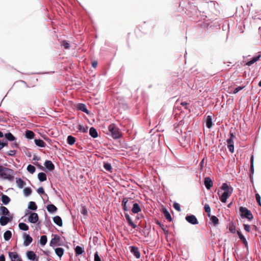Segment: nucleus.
<instances>
[{
    "mask_svg": "<svg viewBox=\"0 0 261 261\" xmlns=\"http://www.w3.org/2000/svg\"><path fill=\"white\" fill-rule=\"evenodd\" d=\"M221 189L223 191V193L220 195V191H218V194L219 196L220 200L222 202L226 203L227 198L231 196L233 192V188L228 184L223 183L221 187Z\"/></svg>",
    "mask_w": 261,
    "mask_h": 261,
    "instance_id": "f257e3e1",
    "label": "nucleus"
},
{
    "mask_svg": "<svg viewBox=\"0 0 261 261\" xmlns=\"http://www.w3.org/2000/svg\"><path fill=\"white\" fill-rule=\"evenodd\" d=\"M13 171L8 168L0 165V176L4 179L13 180L14 179Z\"/></svg>",
    "mask_w": 261,
    "mask_h": 261,
    "instance_id": "f03ea898",
    "label": "nucleus"
},
{
    "mask_svg": "<svg viewBox=\"0 0 261 261\" xmlns=\"http://www.w3.org/2000/svg\"><path fill=\"white\" fill-rule=\"evenodd\" d=\"M111 136L114 139H118L122 137L120 129L114 123L111 124L108 127Z\"/></svg>",
    "mask_w": 261,
    "mask_h": 261,
    "instance_id": "7ed1b4c3",
    "label": "nucleus"
},
{
    "mask_svg": "<svg viewBox=\"0 0 261 261\" xmlns=\"http://www.w3.org/2000/svg\"><path fill=\"white\" fill-rule=\"evenodd\" d=\"M240 212L242 217H245L249 220H251L253 219L252 214L247 208L241 206L240 207Z\"/></svg>",
    "mask_w": 261,
    "mask_h": 261,
    "instance_id": "20e7f679",
    "label": "nucleus"
},
{
    "mask_svg": "<svg viewBox=\"0 0 261 261\" xmlns=\"http://www.w3.org/2000/svg\"><path fill=\"white\" fill-rule=\"evenodd\" d=\"M13 219V216H2L0 218V224L2 226L7 225L9 222L11 221Z\"/></svg>",
    "mask_w": 261,
    "mask_h": 261,
    "instance_id": "39448f33",
    "label": "nucleus"
},
{
    "mask_svg": "<svg viewBox=\"0 0 261 261\" xmlns=\"http://www.w3.org/2000/svg\"><path fill=\"white\" fill-rule=\"evenodd\" d=\"M22 237L23 239V245L24 246H29L32 242L33 239L30 234L23 233Z\"/></svg>",
    "mask_w": 261,
    "mask_h": 261,
    "instance_id": "423d86ee",
    "label": "nucleus"
},
{
    "mask_svg": "<svg viewBox=\"0 0 261 261\" xmlns=\"http://www.w3.org/2000/svg\"><path fill=\"white\" fill-rule=\"evenodd\" d=\"M186 220L190 224L193 225L197 224L198 223V221L196 218V217L193 215H188L186 217Z\"/></svg>",
    "mask_w": 261,
    "mask_h": 261,
    "instance_id": "0eeeda50",
    "label": "nucleus"
},
{
    "mask_svg": "<svg viewBox=\"0 0 261 261\" xmlns=\"http://www.w3.org/2000/svg\"><path fill=\"white\" fill-rule=\"evenodd\" d=\"M9 256L11 261H21L20 257L16 252H9Z\"/></svg>",
    "mask_w": 261,
    "mask_h": 261,
    "instance_id": "6e6552de",
    "label": "nucleus"
},
{
    "mask_svg": "<svg viewBox=\"0 0 261 261\" xmlns=\"http://www.w3.org/2000/svg\"><path fill=\"white\" fill-rule=\"evenodd\" d=\"M38 219V214L36 213H32L28 218V221L32 223H36Z\"/></svg>",
    "mask_w": 261,
    "mask_h": 261,
    "instance_id": "1a4fd4ad",
    "label": "nucleus"
},
{
    "mask_svg": "<svg viewBox=\"0 0 261 261\" xmlns=\"http://www.w3.org/2000/svg\"><path fill=\"white\" fill-rule=\"evenodd\" d=\"M60 240V237L57 235L55 234L54 236V237L51 239L50 242V245L51 246H55L58 245Z\"/></svg>",
    "mask_w": 261,
    "mask_h": 261,
    "instance_id": "9d476101",
    "label": "nucleus"
},
{
    "mask_svg": "<svg viewBox=\"0 0 261 261\" xmlns=\"http://www.w3.org/2000/svg\"><path fill=\"white\" fill-rule=\"evenodd\" d=\"M130 251L137 258H139L140 257V253L137 247L135 246H131Z\"/></svg>",
    "mask_w": 261,
    "mask_h": 261,
    "instance_id": "9b49d317",
    "label": "nucleus"
},
{
    "mask_svg": "<svg viewBox=\"0 0 261 261\" xmlns=\"http://www.w3.org/2000/svg\"><path fill=\"white\" fill-rule=\"evenodd\" d=\"M204 184L207 190H210L213 186V181L209 177L205 178Z\"/></svg>",
    "mask_w": 261,
    "mask_h": 261,
    "instance_id": "f8f14e48",
    "label": "nucleus"
},
{
    "mask_svg": "<svg viewBox=\"0 0 261 261\" xmlns=\"http://www.w3.org/2000/svg\"><path fill=\"white\" fill-rule=\"evenodd\" d=\"M44 165L49 171H53L55 169V165L50 161H46Z\"/></svg>",
    "mask_w": 261,
    "mask_h": 261,
    "instance_id": "ddd939ff",
    "label": "nucleus"
},
{
    "mask_svg": "<svg viewBox=\"0 0 261 261\" xmlns=\"http://www.w3.org/2000/svg\"><path fill=\"white\" fill-rule=\"evenodd\" d=\"M77 108L79 110H80L85 113L89 114V112L87 109L86 106L83 103H79L77 106Z\"/></svg>",
    "mask_w": 261,
    "mask_h": 261,
    "instance_id": "4468645a",
    "label": "nucleus"
},
{
    "mask_svg": "<svg viewBox=\"0 0 261 261\" xmlns=\"http://www.w3.org/2000/svg\"><path fill=\"white\" fill-rule=\"evenodd\" d=\"M16 182L17 187L20 189L23 188L26 185L25 182L23 181L21 178H16Z\"/></svg>",
    "mask_w": 261,
    "mask_h": 261,
    "instance_id": "2eb2a0df",
    "label": "nucleus"
},
{
    "mask_svg": "<svg viewBox=\"0 0 261 261\" xmlns=\"http://www.w3.org/2000/svg\"><path fill=\"white\" fill-rule=\"evenodd\" d=\"M125 217L129 226H132L133 228H136L137 227V225L132 221L129 215L128 214H125Z\"/></svg>",
    "mask_w": 261,
    "mask_h": 261,
    "instance_id": "dca6fc26",
    "label": "nucleus"
},
{
    "mask_svg": "<svg viewBox=\"0 0 261 261\" xmlns=\"http://www.w3.org/2000/svg\"><path fill=\"white\" fill-rule=\"evenodd\" d=\"M260 57V55H259L257 56L254 57L251 60L248 61L246 63V65L249 66L252 65L254 63L257 62L259 59Z\"/></svg>",
    "mask_w": 261,
    "mask_h": 261,
    "instance_id": "f3484780",
    "label": "nucleus"
},
{
    "mask_svg": "<svg viewBox=\"0 0 261 261\" xmlns=\"http://www.w3.org/2000/svg\"><path fill=\"white\" fill-rule=\"evenodd\" d=\"M46 209L50 213H54L57 211V208L53 204H48L46 206Z\"/></svg>",
    "mask_w": 261,
    "mask_h": 261,
    "instance_id": "a211bd4d",
    "label": "nucleus"
},
{
    "mask_svg": "<svg viewBox=\"0 0 261 261\" xmlns=\"http://www.w3.org/2000/svg\"><path fill=\"white\" fill-rule=\"evenodd\" d=\"M141 211V208L137 203H135L133 204V206L132 208V211L133 213L137 214L138 213Z\"/></svg>",
    "mask_w": 261,
    "mask_h": 261,
    "instance_id": "6ab92c4d",
    "label": "nucleus"
},
{
    "mask_svg": "<svg viewBox=\"0 0 261 261\" xmlns=\"http://www.w3.org/2000/svg\"><path fill=\"white\" fill-rule=\"evenodd\" d=\"M27 256L29 259L32 260H34L36 258V254L32 251H28Z\"/></svg>",
    "mask_w": 261,
    "mask_h": 261,
    "instance_id": "aec40b11",
    "label": "nucleus"
},
{
    "mask_svg": "<svg viewBox=\"0 0 261 261\" xmlns=\"http://www.w3.org/2000/svg\"><path fill=\"white\" fill-rule=\"evenodd\" d=\"M53 221L55 224L59 226H62V220L60 217L59 216H56L54 217Z\"/></svg>",
    "mask_w": 261,
    "mask_h": 261,
    "instance_id": "412c9836",
    "label": "nucleus"
},
{
    "mask_svg": "<svg viewBox=\"0 0 261 261\" xmlns=\"http://www.w3.org/2000/svg\"><path fill=\"white\" fill-rule=\"evenodd\" d=\"M89 134L93 138H96L98 137L97 132L96 129L93 127H92L90 128Z\"/></svg>",
    "mask_w": 261,
    "mask_h": 261,
    "instance_id": "4be33fe9",
    "label": "nucleus"
},
{
    "mask_svg": "<svg viewBox=\"0 0 261 261\" xmlns=\"http://www.w3.org/2000/svg\"><path fill=\"white\" fill-rule=\"evenodd\" d=\"M1 199L3 203L5 205L8 204L10 201V198L7 195L5 194L2 195Z\"/></svg>",
    "mask_w": 261,
    "mask_h": 261,
    "instance_id": "5701e85b",
    "label": "nucleus"
},
{
    "mask_svg": "<svg viewBox=\"0 0 261 261\" xmlns=\"http://www.w3.org/2000/svg\"><path fill=\"white\" fill-rule=\"evenodd\" d=\"M0 210L1 211V212H2V214L3 215V216H10V213L9 211V210H8V208L5 207V206H2L1 207H0Z\"/></svg>",
    "mask_w": 261,
    "mask_h": 261,
    "instance_id": "b1692460",
    "label": "nucleus"
},
{
    "mask_svg": "<svg viewBox=\"0 0 261 261\" xmlns=\"http://www.w3.org/2000/svg\"><path fill=\"white\" fill-rule=\"evenodd\" d=\"M237 234H238L240 239L242 241V242L244 243V244L247 247L248 246V243H247V241L246 238L241 233V232L239 231H237Z\"/></svg>",
    "mask_w": 261,
    "mask_h": 261,
    "instance_id": "393cba45",
    "label": "nucleus"
},
{
    "mask_svg": "<svg viewBox=\"0 0 261 261\" xmlns=\"http://www.w3.org/2000/svg\"><path fill=\"white\" fill-rule=\"evenodd\" d=\"M206 126L208 128H211L213 125L212 118L211 116H208L206 119Z\"/></svg>",
    "mask_w": 261,
    "mask_h": 261,
    "instance_id": "a878e982",
    "label": "nucleus"
},
{
    "mask_svg": "<svg viewBox=\"0 0 261 261\" xmlns=\"http://www.w3.org/2000/svg\"><path fill=\"white\" fill-rule=\"evenodd\" d=\"M78 131L81 133H87L88 127L87 126H83L82 125H78L77 126Z\"/></svg>",
    "mask_w": 261,
    "mask_h": 261,
    "instance_id": "bb28decb",
    "label": "nucleus"
},
{
    "mask_svg": "<svg viewBox=\"0 0 261 261\" xmlns=\"http://www.w3.org/2000/svg\"><path fill=\"white\" fill-rule=\"evenodd\" d=\"M38 178L41 182L46 180V175L44 172H40L38 174Z\"/></svg>",
    "mask_w": 261,
    "mask_h": 261,
    "instance_id": "cd10ccee",
    "label": "nucleus"
},
{
    "mask_svg": "<svg viewBox=\"0 0 261 261\" xmlns=\"http://www.w3.org/2000/svg\"><path fill=\"white\" fill-rule=\"evenodd\" d=\"M35 144L41 147H45V142L41 139H35L34 140Z\"/></svg>",
    "mask_w": 261,
    "mask_h": 261,
    "instance_id": "c85d7f7f",
    "label": "nucleus"
},
{
    "mask_svg": "<svg viewBox=\"0 0 261 261\" xmlns=\"http://www.w3.org/2000/svg\"><path fill=\"white\" fill-rule=\"evenodd\" d=\"M75 252L76 255H80L84 252V249L82 247L77 246L75 248Z\"/></svg>",
    "mask_w": 261,
    "mask_h": 261,
    "instance_id": "c756f323",
    "label": "nucleus"
},
{
    "mask_svg": "<svg viewBox=\"0 0 261 261\" xmlns=\"http://www.w3.org/2000/svg\"><path fill=\"white\" fill-rule=\"evenodd\" d=\"M12 237V232L10 230H7L4 234V238L5 241H9Z\"/></svg>",
    "mask_w": 261,
    "mask_h": 261,
    "instance_id": "7c9ffc66",
    "label": "nucleus"
},
{
    "mask_svg": "<svg viewBox=\"0 0 261 261\" xmlns=\"http://www.w3.org/2000/svg\"><path fill=\"white\" fill-rule=\"evenodd\" d=\"M64 250L62 248H57L55 249L56 254L60 257L63 256Z\"/></svg>",
    "mask_w": 261,
    "mask_h": 261,
    "instance_id": "2f4dec72",
    "label": "nucleus"
},
{
    "mask_svg": "<svg viewBox=\"0 0 261 261\" xmlns=\"http://www.w3.org/2000/svg\"><path fill=\"white\" fill-rule=\"evenodd\" d=\"M163 213H164V215L165 217L166 218V219L167 220H168L169 221H172V218H171V215L169 213V212L167 211V209L165 208L164 210H163Z\"/></svg>",
    "mask_w": 261,
    "mask_h": 261,
    "instance_id": "473e14b6",
    "label": "nucleus"
},
{
    "mask_svg": "<svg viewBox=\"0 0 261 261\" xmlns=\"http://www.w3.org/2000/svg\"><path fill=\"white\" fill-rule=\"evenodd\" d=\"M67 141L69 145H72L74 144L75 142V138L72 136H68L67 137Z\"/></svg>",
    "mask_w": 261,
    "mask_h": 261,
    "instance_id": "72a5a7b5",
    "label": "nucleus"
},
{
    "mask_svg": "<svg viewBox=\"0 0 261 261\" xmlns=\"http://www.w3.org/2000/svg\"><path fill=\"white\" fill-rule=\"evenodd\" d=\"M19 228L20 230L27 231L29 229V226L24 223L21 222L18 224Z\"/></svg>",
    "mask_w": 261,
    "mask_h": 261,
    "instance_id": "f704fd0d",
    "label": "nucleus"
},
{
    "mask_svg": "<svg viewBox=\"0 0 261 261\" xmlns=\"http://www.w3.org/2000/svg\"><path fill=\"white\" fill-rule=\"evenodd\" d=\"M47 241V237L45 235H43L41 237L39 242L41 245L44 246L46 244Z\"/></svg>",
    "mask_w": 261,
    "mask_h": 261,
    "instance_id": "c9c22d12",
    "label": "nucleus"
},
{
    "mask_svg": "<svg viewBox=\"0 0 261 261\" xmlns=\"http://www.w3.org/2000/svg\"><path fill=\"white\" fill-rule=\"evenodd\" d=\"M28 208L33 211H35L37 208V206L35 202L31 201L29 203Z\"/></svg>",
    "mask_w": 261,
    "mask_h": 261,
    "instance_id": "e433bc0d",
    "label": "nucleus"
},
{
    "mask_svg": "<svg viewBox=\"0 0 261 261\" xmlns=\"http://www.w3.org/2000/svg\"><path fill=\"white\" fill-rule=\"evenodd\" d=\"M5 138L11 141L15 140L16 139L15 137L11 133H7L5 135Z\"/></svg>",
    "mask_w": 261,
    "mask_h": 261,
    "instance_id": "4c0bfd02",
    "label": "nucleus"
},
{
    "mask_svg": "<svg viewBox=\"0 0 261 261\" xmlns=\"http://www.w3.org/2000/svg\"><path fill=\"white\" fill-rule=\"evenodd\" d=\"M34 135V133L31 130H27L25 132V137L28 139H31L33 138Z\"/></svg>",
    "mask_w": 261,
    "mask_h": 261,
    "instance_id": "58836bf2",
    "label": "nucleus"
},
{
    "mask_svg": "<svg viewBox=\"0 0 261 261\" xmlns=\"http://www.w3.org/2000/svg\"><path fill=\"white\" fill-rule=\"evenodd\" d=\"M27 169L28 171L31 174L34 173L35 172V170H36L35 167L31 164H30L28 166Z\"/></svg>",
    "mask_w": 261,
    "mask_h": 261,
    "instance_id": "ea45409f",
    "label": "nucleus"
},
{
    "mask_svg": "<svg viewBox=\"0 0 261 261\" xmlns=\"http://www.w3.org/2000/svg\"><path fill=\"white\" fill-rule=\"evenodd\" d=\"M32 193V190L30 188H25L23 190V194L25 196H30Z\"/></svg>",
    "mask_w": 261,
    "mask_h": 261,
    "instance_id": "a19ab883",
    "label": "nucleus"
},
{
    "mask_svg": "<svg viewBox=\"0 0 261 261\" xmlns=\"http://www.w3.org/2000/svg\"><path fill=\"white\" fill-rule=\"evenodd\" d=\"M230 137L227 140V143L228 145L233 144V138L235 137V136L231 133H230Z\"/></svg>",
    "mask_w": 261,
    "mask_h": 261,
    "instance_id": "79ce46f5",
    "label": "nucleus"
},
{
    "mask_svg": "<svg viewBox=\"0 0 261 261\" xmlns=\"http://www.w3.org/2000/svg\"><path fill=\"white\" fill-rule=\"evenodd\" d=\"M211 221L215 225L218 224L219 223L218 218L215 216H212L211 217Z\"/></svg>",
    "mask_w": 261,
    "mask_h": 261,
    "instance_id": "37998d69",
    "label": "nucleus"
},
{
    "mask_svg": "<svg viewBox=\"0 0 261 261\" xmlns=\"http://www.w3.org/2000/svg\"><path fill=\"white\" fill-rule=\"evenodd\" d=\"M253 160V155H252L250 158V172L252 174L254 173Z\"/></svg>",
    "mask_w": 261,
    "mask_h": 261,
    "instance_id": "c03bdc74",
    "label": "nucleus"
},
{
    "mask_svg": "<svg viewBox=\"0 0 261 261\" xmlns=\"http://www.w3.org/2000/svg\"><path fill=\"white\" fill-rule=\"evenodd\" d=\"M204 210H205V212L207 214V216L208 217H210L211 207H210V205L208 204H205L204 205Z\"/></svg>",
    "mask_w": 261,
    "mask_h": 261,
    "instance_id": "a18cd8bd",
    "label": "nucleus"
},
{
    "mask_svg": "<svg viewBox=\"0 0 261 261\" xmlns=\"http://www.w3.org/2000/svg\"><path fill=\"white\" fill-rule=\"evenodd\" d=\"M61 45L65 49H69L70 48V44L66 40H64L61 43Z\"/></svg>",
    "mask_w": 261,
    "mask_h": 261,
    "instance_id": "49530a36",
    "label": "nucleus"
},
{
    "mask_svg": "<svg viewBox=\"0 0 261 261\" xmlns=\"http://www.w3.org/2000/svg\"><path fill=\"white\" fill-rule=\"evenodd\" d=\"M103 167L107 171L111 172L112 166H111V164L108 163H106L104 164Z\"/></svg>",
    "mask_w": 261,
    "mask_h": 261,
    "instance_id": "de8ad7c7",
    "label": "nucleus"
},
{
    "mask_svg": "<svg viewBox=\"0 0 261 261\" xmlns=\"http://www.w3.org/2000/svg\"><path fill=\"white\" fill-rule=\"evenodd\" d=\"M173 207L176 210H177L178 212H180L181 211V209H180V204L178 203H176V202H174L173 203Z\"/></svg>",
    "mask_w": 261,
    "mask_h": 261,
    "instance_id": "09e8293b",
    "label": "nucleus"
},
{
    "mask_svg": "<svg viewBox=\"0 0 261 261\" xmlns=\"http://www.w3.org/2000/svg\"><path fill=\"white\" fill-rule=\"evenodd\" d=\"M255 198L257 202L258 203V204L260 206L261 204V197L259 194L256 193L255 194Z\"/></svg>",
    "mask_w": 261,
    "mask_h": 261,
    "instance_id": "8fccbe9b",
    "label": "nucleus"
},
{
    "mask_svg": "<svg viewBox=\"0 0 261 261\" xmlns=\"http://www.w3.org/2000/svg\"><path fill=\"white\" fill-rule=\"evenodd\" d=\"M229 230L232 233H236V230L235 225L233 224L230 225L229 227Z\"/></svg>",
    "mask_w": 261,
    "mask_h": 261,
    "instance_id": "3c124183",
    "label": "nucleus"
},
{
    "mask_svg": "<svg viewBox=\"0 0 261 261\" xmlns=\"http://www.w3.org/2000/svg\"><path fill=\"white\" fill-rule=\"evenodd\" d=\"M244 87H242V86H239L237 88H236L234 90H233V94H236L238 92H239L240 90H242L243 88H244Z\"/></svg>",
    "mask_w": 261,
    "mask_h": 261,
    "instance_id": "603ef678",
    "label": "nucleus"
},
{
    "mask_svg": "<svg viewBox=\"0 0 261 261\" xmlns=\"http://www.w3.org/2000/svg\"><path fill=\"white\" fill-rule=\"evenodd\" d=\"M227 147L229 151L231 153H233L234 151V145L233 144L227 145Z\"/></svg>",
    "mask_w": 261,
    "mask_h": 261,
    "instance_id": "864d4df0",
    "label": "nucleus"
},
{
    "mask_svg": "<svg viewBox=\"0 0 261 261\" xmlns=\"http://www.w3.org/2000/svg\"><path fill=\"white\" fill-rule=\"evenodd\" d=\"M94 261H101L97 252L94 254Z\"/></svg>",
    "mask_w": 261,
    "mask_h": 261,
    "instance_id": "5fc2aeb1",
    "label": "nucleus"
},
{
    "mask_svg": "<svg viewBox=\"0 0 261 261\" xmlns=\"http://www.w3.org/2000/svg\"><path fill=\"white\" fill-rule=\"evenodd\" d=\"M7 145V142L6 141L5 142H2L0 141V150Z\"/></svg>",
    "mask_w": 261,
    "mask_h": 261,
    "instance_id": "6e6d98bb",
    "label": "nucleus"
},
{
    "mask_svg": "<svg viewBox=\"0 0 261 261\" xmlns=\"http://www.w3.org/2000/svg\"><path fill=\"white\" fill-rule=\"evenodd\" d=\"M81 213L85 216H86L87 215L88 212L85 207H82Z\"/></svg>",
    "mask_w": 261,
    "mask_h": 261,
    "instance_id": "4d7b16f0",
    "label": "nucleus"
},
{
    "mask_svg": "<svg viewBox=\"0 0 261 261\" xmlns=\"http://www.w3.org/2000/svg\"><path fill=\"white\" fill-rule=\"evenodd\" d=\"M37 192L39 194H43L44 193V190L43 187H40L37 189Z\"/></svg>",
    "mask_w": 261,
    "mask_h": 261,
    "instance_id": "13d9d810",
    "label": "nucleus"
},
{
    "mask_svg": "<svg viewBox=\"0 0 261 261\" xmlns=\"http://www.w3.org/2000/svg\"><path fill=\"white\" fill-rule=\"evenodd\" d=\"M15 154L16 151L14 150H10L8 153V154L10 156H14Z\"/></svg>",
    "mask_w": 261,
    "mask_h": 261,
    "instance_id": "bf43d9fd",
    "label": "nucleus"
},
{
    "mask_svg": "<svg viewBox=\"0 0 261 261\" xmlns=\"http://www.w3.org/2000/svg\"><path fill=\"white\" fill-rule=\"evenodd\" d=\"M244 227L245 230H246L247 232H249L250 231V226L249 225H248V224H244Z\"/></svg>",
    "mask_w": 261,
    "mask_h": 261,
    "instance_id": "052dcab7",
    "label": "nucleus"
},
{
    "mask_svg": "<svg viewBox=\"0 0 261 261\" xmlns=\"http://www.w3.org/2000/svg\"><path fill=\"white\" fill-rule=\"evenodd\" d=\"M126 204L127 203H122V206L123 207V209L124 210V211H128V208L127 207V205H126Z\"/></svg>",
    "mask_w": 261,
    "mask_h": 261,
    "instance_id": "680f3d73",
    "label": "nucleus"
},
{
    "mask_svg": "<svg viewBox=\"0 0 261 261\" xmlns=\"http://www.w3.org/2000/svg\"><path fill=\"white\" fill-rule=\"evenodd\" d=\"M92 66L94 68H96L97 66V62L96 61H93L92 63Z\"/></svg>",
    "mask_w": 261,
    "mask_h": 261,
    "instance_id": "e2e57ef3",
    "label": "nucleus"
},
{
    "mask_svg": "<svg viewBox=\"0 0 261 261\" xmlns=\"http://www.w3.org/2000/svg\"><path fill=\"white\" fill-rule=\"evenodd\" d=\"M0 261H5V257L4 254H2L0 256Z\"/></svg>",
    "mask_w": 261,
    "mask_h": 261,
    "instance_id": "0e129e2a",
    "label": "nucleus"
},
{
    "mask_svg": "<svg viewBox=\"0 0 261 261\" xmlns=\"http://www.w3.org/2000/svg\"><path fill=\"white\" fill-rule=\"evenodd\" d=\"M162 228L164 231H165V229L164 228V225L162 224L161 223H160L159 221L156 223Z\"/></svg>",
    "mask_w": 261,
    "mask_h": 261,
    "instance_id": "69168bd1",
    "label": "nucleus"
},
{
    "mask_svg": "<svg viewBox=\"0 0 261 261\" xmlns=\"http://www.w3.org/2000/svg\"><path fill=\"white\" fill-rule=\"evenodd\" d=\"M128 201V199L127 198H124L122 200V203H127Z\"/></svg>",
    "mask_w": 261,
    "mask_h": 261,
    "instance_id": "338daca9",
    "label": "nucleus"
},
{
    "mask_svg": "<svg viewBox=\"0 0 261 261\" xmlns=\"http://www.w3.org/2000/svg\"><path fill=\"white\" fill-rule=\"evenodd\" d=\"M188 103L186 101H182L180 105L182 106L186 107Z\"/></svg>",
    "mask_w": 261,
    "mask_h": 261,
    "instance_id": "774afa93",
    "label": "nucleus"
}]
</instances>
